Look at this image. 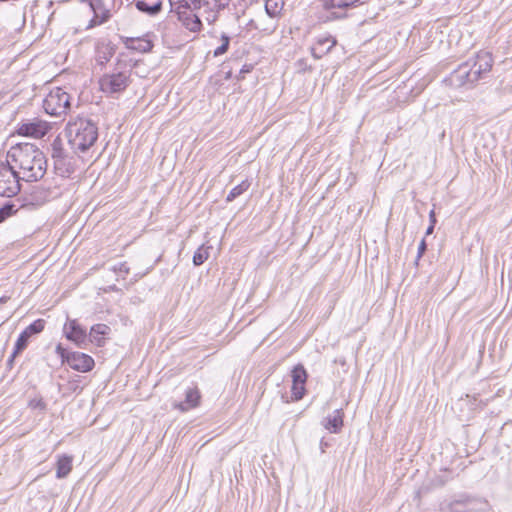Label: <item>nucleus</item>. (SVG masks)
<instances>
[{
	"instance_id": "f257e3e1",
	"label": "nucleus",
	"mask_w": 512,
	"mask_h": 512,
	"mask_svg": "<svg viewBox=\"0 0 512 512\" xmlns=\"http://www.w3.org/2000/svg\"><path fill=\"white\" fill-rule=\"evenodd\" d=\"M6 161L25 181H37L46 172V158L34 144L23 143L11 147Z\"/></svg>"
},
{
	"instance_id": "f03ea898",
	"label": "nucleus",
	"mask_w": 512,
	"mask_h": 512,
	"mask_svg": "<svg viewBox=\"0 0 512 512\" xmlns=\"http://www.w3.org/2000/svg\"><path fill=\"white\" fill-rule=\"evenodd\" d=\"M66 136L74 151L85 152L96 142L98 128L91 120L78 117L68 122Z\"/></svg>"
},
{
	"instance_id": "7ed1b4c3",
	"label": "nucleus",
	"mask_w": 512,
	"mask_h": 512,
	"mask_svg": "<svg viewBox=\"0 0 512 512\" xmlns=\"http://www.w3.org/2000/svg\"><path fill=\"white\" fill-rule=\"evenodd\" d=\"M171 11L175 12L179 22L190 32L198 33L203 24L198 11L202 9V0H169Z\"/></svg>"
},
{
	"instance_id": "20e7f679",
	"label": "nucleus",
	"mask_w": 512,
	"mask_h": 512,
	"mask_svg": "<svg viewBox=\"0 0 512 512\" xmlns=\"http://www.w3.org/2000/svg\"><path fill=\"white\" fill-rule=\"evenodd\" d=\"M70 95L61 87L50 90L43 101L45 112L51 116L65 115L70 108Z\"/></svg>"
},
{
	"instance_id": "39448f33",
	"label": "nucleus",
	"mask_w": 512,
	"mask_h": 512,
	"mask_svg": "<svg viewBox=\"0 0 512 512\" xmlns=\"http://www.w3.org/2000/svg\"><path fill=\"white\" fill-rule=\"evenodd\" d=\"M131 82L130 70L113 71L104 74L99 80L100 90L107 95L123 92Z\"/></svg>"
},
{
	"instance_id": "423d86ee",
	"label": "nucleus",
	"mask_w": 512,
	"mask_h": 512,
	"mask_svg": "<svg viewBox=\"0 0 512 512\" xmlns=\"http://www.w3.org/2000/svg\"><path fill=\"white\" fill-rule=\"evenodd\" d=\"M20 176L6 162H0V197H13L20 191Z\"/></svg>"
},
{
	"instance_id": "0eeeda50",
	"label": "nucleus",
	"mask_w": 512,
	"mask_h": 512,
	"mask_svg": "<svg viewBox=\"0 0 512 512\" xmlns=\"http://www.w3.org/2000/svg\"><path fill=\"white\" fill-rule=\"evenodd\" d=\"M88 3L93 17L88 22L86 29H91L106 23L112 16L114 0H82Z\"/></svg>"
},
{
	"instance_id": "6e6552de",
	"label": "nucleus",
	"mask_w": 512,
	"mask_h": 512,
	"mask_svg": "<svg viewBox=\"0 0 512 512\" xmlns=\"http://www.w3.org/2000/svg\"><path fill=\"white\" fill-rule=\"evenodd\" d=\"M478 80L479 79L469 62L461 64L449 77L451 85L455 87L471 86Z\"/></svg>"
},
{
	"instance_id": "1a4fd4ad",
	"label": "nucleus",
	"mask_w": 512,
	"mask_h": 512,
	"mask_svg": "<svg viewBox=\"0 0 512 512\" xmlns=\"http://www.w3.org/2000/svg\"><path fill=\"white\" fill-rule=\"evenodd\" d=\"M51 128V124L47 121L34 118L27 122H23L18 128V134L39 139L44 137Z\"/></svg>"
},
{
	"instance_id": "9d476101",
	"label": "nucleus",
	"mask_w": 512,
	"mask_h": 512,
	"mask_svg": "<svg viewBox=\"0 0 512 512\" xmlns=\"http://www.w3.org/2000/svg\"><path fill=\"white\" fill-rule=\"evenodd\" d=\"M63 333L65 337L75 343L80 348H86L88 344V335L86 330L77 322L76 319H68L64 324Z\"/></svg>"
},
{
	"instance_id": "9b49d317",
	"label": "nucleus",
	"mask_w": 512,
	"mask_h": 512,
	"mask_svg": "<svg viewBox=\"0 0 512 512\" xmlns=\"http://www.w3.org/2000/svg\"><path fill=\"white\" fill-rule=\"evenodd\" d=\"M292 387L291 392L294 400H300L305 394V383L307 380V372L302 365H297L292 370Z\"/></svg>"
},
{
	"instance_id": "f8f14e48",
	"label": "nucleus",
	"mask_w": 512,
	"mask_h": 512,
	"mask_svg": "<svg viewBox=\"0 0 512 512\" xmlns=\"http://www.w3.org/2000/svg\"><path fill=\"white\" fill-rule=\"evenodd\" d=\"M67 364L76 371L88 372L94 367V360L91 356L81 352H71L67 358Z\"/></svg>"
},
{
	"instance_id": "ddd939ff",
	"label": "nucleus",
	"mask_w": 512,
	"mask_h": 512,
	"mask_svg": "<svg viewBox=\"0 0 512 512\" xmlns=\"http://www.w3.org/2000/svg\"><path fill=\"white\" fill-rule=\"evenodd\" d=\"M471 65L477 78L480 79L491 70L493 65L492 55L487 51H480Z\"/></svg>"
},
{
	"instance_id": "4468645a",
	"label": "nucleus",
	"mask_w": 512,
	"mask_h": 512,
	"mask_svg": "<svg viewBox=\"0 0 512 512\" xmlns=\"http://www.w3.org/2000/svg\"><path fill=\"white\" fill-rule=\"evenodd\" d=\"M222 8H224V5L219 3L218 0H202V9L198 13L211 25L217 21L219 11Z\"/></svg>"
},
{
	"instance_id": "2eb2a0df",
	"label": "nucleus",
	"mask_w": 512,
	"mask_h": 512,
	"mask_svg": "<svg viewBox=\"0 0 512 512\" xmlns=\"http://www.w3.org/2000/svg\"><path fill=\"white\" fill-rule=\"evenodd\" d=\"M201 399L200 391L197 387L189 388L185 393V400L183 402L175 403V409L181 412H186L199 406Z\"/></svg>"
},
{
	"instance_id": "dca6fc26",
	"label": "nucleus",
	"mask_w": 512,
	"mask_h": 512,
	"mask_svg": "<svg viewBox=\"0 0 512 512\" xmlns=\"http://www.w3.org/2000/svg\"><path fill=\"white\" fill-rule=\"evenodd\" d=\"M335 45L336 40L331 36L319 37L315 44L311 47L312 56L315 59H320L326 55Z\"/></svg>"
},
{
	"instance_id": "f3484780",
	"label": "nucleus",
	"mask_w": 512,
	"mask_h": 512,
	"mask_svg": "<svg viewBox=\"0 0 512 512\" xmlns=\"http://www.w3.org/2000/svg\"><path fill=\"white\" fill-rule=\"evenodd\" d=\"M110 333V327L106 324H95L91 327L88 342L96 344L98 347H101L105 343L104 336Z\"/></svg>"
},
{
	"instance_id": "a211bd4d",
	"label": "nucleus",
	"mask_w": 512,
	"mask_h": 512,
	"mask_svg": "<svg viewBox=\"0 0 512 512\" xmlns=\"http://www.w3.org/2000/svg\"><path fill=\"white\" fill-rule=\"evenodd\" d=\"M115 53L114 46L110 43L100 42L96 46V62L99 65H105L107 62L110 61L112 56Z\"/></svg>"
},
{
	"instance_id": "6ab92c4d",
	"label": "nucleus",
	"mask_w": 512,
	"mask_h": 512,
	"mask_svg": "<svg viewBox=\"0 0 512 512\" xmlns=\"http://www.w3.org/2000/svg\"><path fill=\"white\" fill-rule=\"evenodd\" d=\"M464 507L466 512H488L490 510L488 501L481 498L464 499Z\"/></svg>"
},
{
	"instance_id": "aec40b11",
	"label": "nucleus",
	"mask_w": 512,
	"mask_h": 512,
	"mask_svg": "<svg viewBox=\"0 0 512 512\" xmlns=\"http://www.w3.org/2000/svg\"><path fill=\"white\" fill-rule=\"evenodd\" d=\"M72 456L61 455L58 457L56 464V477L62 479L68 476L72 470Z\"/></svg>"
},
{
	"instance_id": "412c9836",
	"label": "nucleus",
	"mask_w": 512,
	"mask_h": 512,
	"mask_svg": "<svg viewBox=\"0 0 512 512\" xmlns=\"http://www.w3.org/2000/svg\"><path fill=\"white\" fill-rule=\"evenodd\" d=\"M343 425V413L341 410H335L333 415L326 418L324 427L330 432L336 433Z\"/></svg>"
},
{
	"instance_id": "4be33fe9",
	"label": "nucleus",
	"mask_w": 512,
	"mask_h": 512,
	"mask_svg": "<svg viewBox=\"0 0 512 512\" xmlns=\"http://www.w3.org/2000/svg\"><path fill=\"white\" fill-rule=\"evenodd\" d=\"M135 6L139 11L146 13L150 16H154L161 11L162 3L160 1H157L154 4L149 5L143 0H137Z\"/></svg>"
},
{
	"instance_id": "5701e85b",
	"label": "nucleus",
	"mask_w": 512,
	"mask_h": 512,
	"mask_svg": "<svg viewBox=\"0 0 512 512\" xmlns=\"http://www.w3.org/2000/svg\"><path fill=\"white\" fill-rule=\"evenodd\" d=\"M360 0H324V7L326 9H344L354 6Z\"/></svg>"
},
{
	"instance_id": "b1692460",
	"label": "nucleus",
	"mask_w": 512,
	"mask_h": 512,
	"mask_svg": "<svg viewBox=\"0 0 512 512\" xmlns=\"http://www.w3.org/2000/svg\"><path fill=\"white\" fill-rule=\"evenodd\" d=\"M251 183L248 180L242 181L239 185L234 187L226 197L227 202H232L234 199L242 195L250 187Z\"/></svg>"
},
{
	"instance_id": "393cba45",
	"label": "nucleus",
	"mask_w": 512,
	"mask_h": 512,
	"mask_svg": "<svg viewBox=\"0 0 512 512\" xmlns=\"http://www.w3.org/2000/svg\"><path fill=\"white\" fill-rule=\"evenodd\" d=\"M29 338L30 336L25 331L21 332L15 343L14 351L11 355V360L14 359L19 353H21L27 347Z\"/></svg>"
},
{
	"instance_id": "a878e982",
	"label": "nucleus",
	"mask_w": 512,
	"mask_h": 512,
	"mask_svg": "<svg viewBox=\"0 0 512 512\" xmlns=\"http://www.w3.org/2000/svg\"><path fill=\"white\" fill-rule=\"evenodd\" d=\"M209 249L210 247H205L204 245L197 249L193 255V264L195 266L202 265L209 258Z\"/></svg>"
},
{
	"instance_id": "bb28decb",
	"label": "nucleus",
	"mask_w": 512,
	"mask_h": 512,
	"mask_svg": "<svg viewBox=\"0 0 512 512\" xmlns=\"http://www.w3.org/2000/svg\"><path fill=\"white\" fill-rule=\"evenodd\" d=\"M442 512H466V509L464 507V499L463 500H456L454 502L447 503L442 506L441 508Z\"/></svg>"
},
{
	"instance_id": "cd10ccee",
	"label": "nucleus",
	"mask_w": 512,
	"mask_h": 512,
	"mask_svg": "<svg viewBox=\"0 0 512 512\" xmlns=\"http://www.w3.org/2000/svg\"><path fill=\"white\" fill-rule=\"evenodd\" d=\"M45 320L37 319L25 328V332L31 337L34 334H38L44 330Z\"/></svg>"
},
{
	"instance_id": "c85d7f7f",
	"label": "nucleus",
	"mask_w": 512,
	"mask_h": 512,
	"mask_svg": "<svg viewBox=\"0 0 512 512\" xmlns=\"http://www.w3.org/2000/svg\"><path fill=\"white\" fill-rule=\"evenodd\" d=\"M17 211L15 204L6 203L0 208V223L5 221L8 217L13 215Z\"/></svg>"
},
{
	"instance_id": "c756f323",
	"label": "nucleus",
	"mask_w": 512,
	"mask_h": 512,
	"mask_svg": "<svg viewBox=\"0 0 512 512\" xmlns=\"http://www.w3.org/2000/svg\"><path fill=\"white\" fill-rule=\"evenodd\" d=\"M265 10L270 17H275L280 12L278 3L275 0H267L265 3Z\"/></svg>"
},
{
	"instance_id": "7c9ffc66",
	"label": "nucleus",
	"mask_w": 512,
	"mask_h": 512,
	"mask_svg": "<svg viewBox=\"0 0 512 512\" xmlns=\"http://www.w3.org/2000/svg\"><path fill=\"white\" fill-rule=\"evenodd\" d=\"M222 45L219 46L215 51H214V56H220L224 53H226V51L228 50V47H229V42H230V39L227 35L223 34L222 37Z\"/></svg>"
},
{
	"instance_id": "2f4dec72",
	"label": "nucleus",
	"mask_w": 512,
	"mask_h": 512,
	"mask_svg": "<svg viewBox=\"0 0 512 512\" xmlns=\"http://www.w3.org/2000/svg\"><path fill=\"white\" fill-rule=\"evenodd\" d=\"M113 270L123 277L129 273V267L126 262L115 265Z\"/></svg>"
},
{
	"instance_id": "473e14b6",
	"label": "nucleus",
	"mask_w": 512,
	"mask_h": 512,
	"mask_svg": "<svg viewBox=\"0 0 512 512\" xmlns=\"http://www.w3.org/2000/svg\"><path fill=\"white\" fill-rule=\"evenodd\" d=\"M56 353L61 357L62 363H67V358L70 353L66 351V349L61 345L58 344L55 349Z\"/></svg>"
},
{
	"instance_id": "72a5a7b5",
	"label": "nucleus",
	"mask_w": 512,
	"mask_h": 512,
	"mask_svg": "<svg viewBox=\"0 0 512 512\" xmlns=\"http://www.w3.org/2000/svg\"><path fill=\"white\" fill-rule=\"evenodd\" d=\"M139 49H141L142 51H148L151 49V43L149 41H141Z\"/></svg>"
},
{
	"instance_id": "f704fd0d",
	"label": "nucleus",
	"mask_w": 512,
	"mask_h": 512,
	"mask_svg": "<svg viewBox=\"0 0 512 512\" xmlns=\"http://www.w3.org/2000/svg\"><path fill=\"white\" fill-rule=\"evenodd\" d=\"M425 250H426V243H425V240H422L418 247V256L421 257Z\"/></svg>"
},
{
	"instance_id": "c9c22d12",
	"label": "nucleus",
	"mask_w": 512,
	"mask_h": 512,
	"mask_svg": "<svg viewBox=\"0 0 512 512\" xmlns=\"http://www.w3.org/2000/svg\"><path fill=\"white\" fill-rule=\"evenodd\" d=\"M33 199L29 202V204L31 205H41L45 202V199H42V200H38L36 199V197L34 195H32Z\"/></svg>"
},
{
	"instance_id": "e433bc0d",
	"label": "nucleus",
	"mask_w": 512,
	"mask_h": 512,
	"mask_svg": "<svg viewBox=\"0 0 512 512\" xmlns=\"http://www.w3.org/2000/svg\"><path fill=\"white\" fill-rule=\"evenodd\" d=\"M430 223L436 224V215L434 209H432L429 213Z\"/></svg>"
},
{
	"instance_id": "4c0bfd02",
	"label": "nucleus",
	"mask_w": 512,
	"mask_h": 512,
	"mask_svg": "<svg viewBox=\"0 0 512 512\" xmlns=\"http://www.w3.org/2000/svg\"><path fill=\"white\" fill-rule=\"evenodd\" d=\"M434 226H435V224L430 223L429 227H428V228H427V230H426V234H427V235H430V234H432V233H433Z\"/></svg>"
},
{
	"instance_id": "58836bf2",
	"label": "nucleus",
	"mask_w": 512,
	"mask_h": 512,
	"mask_svg": "<svg viewBox=\"0 0 512 512\" xmlns=\"http://www.w3.org/2000/svg\"><path fill=\"white\" fill-rule=\"evenodd\" d=\"M56 157H60V151L57 152L56 150H54L53 158H56Z\"/></svg>"
},
{
	"instance_id": "ea45409f",
	"label": "nucleus",
	"mask_w": 512,
	"mask_h": 512,
	"mask_svg": "<svg viewBox=\"0 0 512 512\" xmlns=\"http://www.w3.org/2000/svg\"><path fill=\"white\" fill-rule=\"evenodd\" d=\"M53 6V2L52 1H49L48 2V8H51Z\"/></svg>"
},
{
	"instance_id": "a19ab883",
	"label": "nucleus",
	"mask_w": 512,
	"mask_h": 512,
	"mask_svg": "<svg viewBox=\"0 0 512 512\" xmlns=\"http://www.w3.org/2000/svg\"><path fill=\"white\" fill-rule=\"evenodd\" d=\"M6 301L5 298H0V303H4Z\"/></svg>"
}]
</instances>
